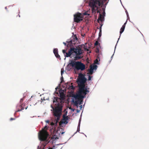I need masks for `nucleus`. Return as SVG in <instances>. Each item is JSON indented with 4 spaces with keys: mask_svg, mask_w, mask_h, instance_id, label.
<instances>
[{
    "mask_svg": "<svg viewBox=\"0 0 149 149\" xmlns=\"http://www.w3.org/2000/svg\"><path fill=\"white\" fill-rule=\"evenodd\" d=\"M82 50L81 48H78L77 47L75 48L74 47H72L64 55L65 58L64 60H65L66 57H70L72 58L71 60L74 61H77L82 58L81 55L83 54Z\"/></svg>",
    "mask_w": 149,
    "mask_h": 149,
    "instance_id": "f257e3e1",
    "label": "nucleus"
},
{
    "mask_svg": "<svg viewBox=\"0 0 149 149\" xmlns=\"http://www.w3.org/2000/svg\"><path fill=\"white\" fill-rule=\"evenodd\" d=\"M74 68V70L77 71L80 70L81 71H83L85 69V65L81 61H76L74 60H71L70 59L68 65L66 66V69L68 71L70 70L71 68L70 67Z\"/></svg>",
    "mask_w": 149,
    "mask_h": 149,
    "instance_id": "f03ea898",
    "label": "nucleus"
},
{
    "mask_svg": "<svg viewBox=\"0 0 149 149\" xmlns=\"http://www.w3.org/2000/svg\"><path fill=\"white\" fill-rule=\"evenodd\" d=\"M88 5L91 8L92 13H95L101 5H104V2L102 0H90Z\"/></svg>",
    "mask_w": 149,
    "mask_h": 149,
    "instance_id": "7ed1b4c3",
    "label": "nucleus"
},
{
    "mask_svg": "<svg viewBox=\"0 0 149 149\" xmlns=\"http://www.w3.org/2000/svg\"><path fill=\"white\" fill-rule=\"evenodd\" d=\"M89 89V88H87L85 85L80 86H79V90L77 93L75 94V95L79 99L83 100L84 98H86V95L87 93L89 92V91L88 90Z\"/></svg>",
    "mask_w": 149,
    "mask_h": 149,
    "instance_id": "20e7f679",
    "label": "nucleus"
},
{
    "mask_svg": "<svg viewBox=\"0 0 149 149\" xmlns=\"http://www.w3.org/2000/svg\"><path fill=\"white\" fill-rule=\"evenodd\" d=\"M59 99V98L57 97H54L53 103H57L56 104L57 106V107H56V109L54 112L56 113H61L63 110V106L62 104H61V103L60 102V101L59 102L58 101Z\"/></svg>",
    "mask_w": 149,
    "mask_h": 149,
    "instance_id": "39448f33",
    "label": "nucleus"
},
{
    "mask_svg": "<svg viewBox=\"0 0 149 149\" xmlns=\"http://www.w3.org/2000/svg\"><path fill=\"white\" fill-rule=\"evenodd\" d=\"M58 93L60 97L58 100L60 101L61 103H62L65 100V95L64 93V90L63 89L59 90Z\"/></svg>",
    "mask_w": 149,
    "mask_h": 149,
    "instance_id": "423d86ee",
    "label": "nucleus"
},
{
    "mask_svg": "<svg viewBox=\"0 0 149 149\" xmlns=\"http://www.w3.org/2000/svg\"><path fill=\"white\" fill-rule=\"evenodd\" d=\"M81 14L79 12H77L75 14H74V22L78 23L83 20L82 18L80 16Z\"/></svg>",
    "mask_w": 149,
    "mask_h": 149,
    "instance_id": "0eeeda50",
    "label": "nucleus"
},
{
    "mask_svg": "<svg viewBox=\"0 0 149 149\" xmlns=\"http://www.w3.org/2000/svg\"><path fill=\"white\" fill-rule=\"evenodd\" d=\"M87 79L85 77H84L83 78H77V83L79 86H83L85 85L84 84L87 82Z\"/></svg>",
    "mask_w": 149,
    "mask_h": 149,
    "instance_id": "6e6552de",
    "label": "nucleus"
},
{
    "mask_svg": "<svg viewBox=\"0 0 149 149\" xmlns=\"http://www.w3.org/2000/svg\"><path fill=\"white\" fill-rule=\"evenodd\" d=\"M72 94L71 96L72 98L71 99L72 100L71 102L74 104V106H76L79 104L78 102L77 101V100H76V99H77V98H78V97H77L75 95V94L72 92Z\"/></svg>",
    "mask_w": 149,
    "mask_h": 149,
    "instance_id": "1a4fd4ad",
    "label": "nucleus"
},
{
    "mask_svg": "<svg viewBox=\"0 0 149 149\" xmlns=\"http://www.w3.org/2000/svg\"><path fill=\"white\" fill-rule=\"evenodd\" d=\"M97 66L96 65H91L90 66V68L88 71V72L92 74L94 70H97Z\"/></svg>",
    "mask_w": 149,
    "mask_h": 149,
    "instance_id": "9d476101",
    "label": "nucleus"
},
{
    "mask_svg": "<svg viewBox=\"0 0 149 149\" xmlns=\"http://www.w3.org/2000/svg\"><path fill=\"white\" fill-rule=\"evenodd\" d=\"M63 119L62 120V124H64L65 125L67 124L68 122V120L69 119L68 116H63Z\"/></svg>",
    "mask_w": 149,
    "mask_h": 149,
    "instance_id": "9b49d317",
    "label": "nucleus"
},
{
    "mask_svg": "<svg viewBox=\"0 0 149 149\" xmlns=\"http://www.w3.org/2000/svg\"><path fill=\"white\" fill-rule=\"evenodd\" d=\"M82 112H83V111H82V112L81 113V114L80 116V118L79 120L77 128V130L76 132H78L79 133H80L79 132V131H80V126L81 122V117H82Z\"/></svg>",
    "mask_w": 149,
    "mask_h": 149,
    "instance_id": "f8f14e48",
    "label": "nucleus"
},
{
    "mask_svg": "<svg viewBox=\"0 0 149 149\" xmlns=\"http://www.w3.org/2000/svg\"><path fill=\"white\" fill-rule=\"evenodd\" d=\"M66 42L68 43V45H69L70 46H72L73 45H75V43L73 42L72 40L71 39V38L70 39H68Z\"/></svg>",
    "mask_w": 149,
    "mask_h": 149,
    "instance_id": "ddd939ff",
    "label": "nucleus"
},
{
    "mask_svg": "<svg viewBox=\"0 0 149 149\" xmlns=\"http://www.w3.org/2000/svg\"><path fill=\"white\" fill-rule=\"evenodd\" d=\"M71 39L72 40L73 42L75 43V42H77L78 40V38L76 36V35L75 34L72 36V38H71Z\"/></svg>",
    "mask_w": 149,
    "mask_h": 149,
    "instance_id": "4468645a",
    "label": "nucleus"
},
{
    "mask_svg": "<svg viewBox=\"0 0 149 149\" xmlns=\"http://www.w3.org/2000/svg\"><path fill=\"white\" fill-rule=\"evenodd\" d=\"M125 28V27H124L123 26H122V27L121 28L120 30V36L119 38L118 39V40L117 41V42L116 43H117V44L118 43L119 41V40L120 38V37L121 35L124 31Z\"/></svg>",
    "mask_w": 149,
    "mask_h": 149,
    "instance_id": "2eb2a0df",
    "label": "nucleus"
},
{
    "mask_svg": "<svg viewBox=\"0 0 149 149\" xmlns=\"http://www.w3.org/2000/svg\"><path fill=\"white\" fill-rule=\"evenodd\" d=\"M66 87L68 88V89L73 90L74 89V87L73 85H70L68 83L66 84Z\"/></svg>",
    "mask_w": 149,
    "mask_h": 149,
    "instance_id": "dca6fc26",
    "label": "nucleus"
},
{
    "mask_svg": "<svg viewBox=\"0 0 149 149\" xmlns=\"http://www.w3.org/2000/svg\"><path fill=\"white\" fill-rule=\"evenodd\" d=\"M83 46V48L85 50H88V47L86 45H84L83 44H81L80 46L79 45L78 46V48H81V47Z\"/></svg>",
    "mask_w": 149,
    "mask_h": 149,
    "instance_id": "f3484780",
    "label": "nucleus"
},
{
    "mask_svg": "<svg viewBox=\"0 0 149 149\" xmlns=\"http://www.w3.org/2000/svg\"><path fill=\"white\" fill-rule=\"evenodd\" d=\"M22 105L23 104L22 103H20V104H18L16 106V108H17L18 106H19L20 107L22 111L24 109V107L22 106Z\"/></svg>",
    "mask_w": 149,
    "mask_h": 149,
    "instance_id": "a211bd4d",
    "label": "nucleus"
},
{
    "mask_svg": "<svg viewBox=\"0 0 149 149\" xmlns=\"http://www.w3.org/2000/svg\"><path fill=\"white\" fill-rule=\"evenodd\" d=\"M100 59L99 57H97L95 60L94 62L95 63L97 64H99V62L100 61Z\"/></svg>",
    "mask_w": 149,
    "mask_h": 149,
    "instance_id": "6ab92c4d",
    "label": "nucleus"
},
{
    "mask_svg": "<svg viewBox=\"0 0 149 149\" xmlns=\"http://www.w3.org/2000/svg\"><path fill=\"white\" fill-rule=\"evenodd\" d=\"M59 86H60V84H59L58 86H57V87H56L55 88V91L53 94H56L58 96H59V93H58V92H57L56 91H57V89H58V87Z\"/></svg>",
    "mask_w": 149,
    "mask_h": 149,
    "instance_id": "aec40b11",
    "label": "nucleus"
},
{
    "mask_svg": "<svg viewBox=\"0 0 149 149\" xmlns=\"http://www.w3.org/2000/svg\"><path fill=\"white\" fill-rule=\"evenodd\" d=\"M54 55H55V57L56 58H58L59 60H61V58L60 57V56L59 55V54H58V51H56V53Z\"/></svg>",
    "mask_w": 149,
    "mask_h": 149,
    "instance_id": "412c9836",
    "label": "nucleus"
},
{
    "mask_svg": "<svg viewBox=\"0 0 149 149\" xmlns=\"http://www.w3.org/2000/svg\"><path fill=\"white\" fill-rule=\"evenodd\" d=\"M86 75L85 74H82L81 73H79V78H83L84 77H85Z\"/></svg>",
    "mask_w": 149,
    "mask_h": 149,
    "instance_id": "4be33fe9",
    "label": "nucleus"
},
{
    "mask_svg": "<svg viewBox=\"0 0 149 149\" xmlns=\"http://www.w3.org/2000/svg\"><path fill=\"white\" fill-rule=\"evenodd\" d=\"M99 16L97 19V22L98 23H100V19L102 17V15L100 13L99 14Z\"/></svg>",
    "mask_w": 149,
    "mask_h": 149,
    "instance_id": "5701e85b",
    "label": "nucleus"
},
{
    "mask_svg": "<svg viewBox=\"0 0 149 149\" xmlns=\"http://www.w3.org/2000/svg\"><path fill=\"white\" fill-rule=\"evenodd\" d=\"M87 75V76H88V81H90L91 80V78H92L93 77L92 76H90L88 73H87L86 74Z\"/></svg>",
    "mask_w": 149,
    "mask_h": 149,
    "instance_id": "b1692460",
    "label": "nucleus"
},
{
    "mask_svg": "<svg viewBox=\"0 0 149 149\" xmlns=\"http://www.w3.org/2000/svg\"><path fill=\"white\" fill-rule=\"evenodd\" d=\"M80 100H77V101L78 102L79 104L80 105H81L83 103V100L82 99H80Z\"/></svg>",
    "mask_w": 149,
    "mask_h": 149,
    "instance_id": "393cba45",
    "label": "nucleus"
},
{
    "mask_svg": "<svg viewBox=\"0 0 149 149\" xmlns=\"http://www.w3.org/2000/svg\"><path fill=\"white\" fill-rule=\"evenodd\" d=\"M97 45H99V47H100V48H101V47L100 45V43H99V42H98V41H96L95 42L94 44V45L95 46H97Z\"/></svg>",
    "mask_w": 149,
    "mask_h": 149,
    "instance_id": "a878e982",
    "label": "nucleus"
},
{
    "mask_svg": "<svg viewBox=\"0 0 149 149\" xmlns=\"http://www.w3.org/2000/svg\"><path fill=\"white\" fill-rule=\"evenodd\" d=\"M57 51H58V49L57 48L54 49L53 50V52L54 55L56 53Z\"/></svg>",
    "mask_w": 149,
    "mask_h": 149,
    "instance_id": "bb28decb",
    "label": "nucleus"
},
{
    "mask_svg": "<svg viewBox=\"0 0 149 149\" xmlns=\"http://www.w3.org/2000/svg\"><path fill=\"white\" fill-rule=\"evenodd\" d=\"M56 113V114H55V113H54V116L55 117H57L59 116V117H60L61 114V113L60 114L57 113Z\"/></svg>",
    "mask_w": 149,
    "mask_h": 149,
    "instance_id": "cd10ccee",
    "label": "nucleus"
},
{
    "mask_svg": "<svg viewBox=\"0 0 149 149\" xmlns=\"http://www.w3.org/2000/svg\"><path fill=\"white\" fill-rule=\"evenodd\" d=\"M50 107L52 108V109H51V111H54H54H55V110L56 109V107L55 108H54V107L53 106H52V104L51 105Z\"/></svg>",
    "mask_w": 149,
    "mask_h": 149,
    "instance_id": "c85d7f7f",
    "label": "nucleus"
},
{
    "mask_svg": "<svg viewBox=\"0 0 149 149\" xmlns=\"http://www.w3.org/2000/svg\"><path fill=\"white\" fill-rule=\"evenodd\" d=\"M17 109V110L16 111H15L14 113V115H15V114H16V113L17 112H19V111H22V110L21 109H19V108H16Z\"/></svg>",
    "mask_w": 149,
    "mask_h": 149,
    "instance_id": "c756f323",
    "label": "nucleus"
},
{
    "mask_svg": "<svg viewBox=\"0 0 149 149\" xmlns=\"http://www.w3.org/2000/svg\"><path fill=\"white\" fill-rule=\"evenodd\" d=\"M53 139H54V140H55L58 139L59 138L57 136L55 135L54 136Z\"/></svg>",
    "mask_w": 149,
    "mask_h": 149,
    "instance_id": "7c9ffc66",
    "label": "nucleus"
},
{
    "mask_svg": "<svg viewBox=\"0 0 149 149\" xmlns=\"http://www.w3.org/2000/svg\"><path fill=\"white\" fill-rule=\"evenodd\" d=\"M117 43H116V44L115 45V47L114 51V52L113 54V55L111 57V60H112V58H113V56L114 53H115V50H116V47L117 46Z\"/></svg>",
    "mask_w": 149,
    "mask_h": 149,
    "instance_id": "2f4dec72",
    "label": "nucleus"
},
{
    "mask_svg": "<svg viewBox=\"0 0 149 149\" xmlns=\"http://www.w3.org/2000/svg\"><path fill=\"white\" fill-rule=\"evenodd\" d=\"M58 121L55 120V123H54V125L55 126H56L57 125L58 123Z\"/></svg>",
    "mask_w": 149,
    "mask_h": 149,
    "instance_id": "473e14b6",
    "label": "nucleus"
},
{
    "mask_svg": "<svg viewBox=\"0 0 149 149\" xmlns=\"http://www.w3.org/2000/svg\"><path fill=\"white\" fill-rule=\"evenodd\" d=\"M104 21V18L103 17H102L100 19V21L101 22H103Z\"/></svg>",
    "mask_w": 149,
    "mask_h": 149,
    "instance_id": "72a5a7b5",
    "label": "nucleus"
},
{
    "mask_svg": "<svg viewBox=\"0 0 149 149\" xmlns=\"http://www.w3.org/2000/svg\"><path fill=\"white\" fill-rule=\"evenodd\" d=\"M105 14H106L105 11H103V13H102V17H103L104 18V17L105 16Z\"/></svg>",
    "mask_w": 149,
    "mask_h": 149,
    "instance_id": "f704fd0d",
    "label": "nucleus"
},
{
    "mask_svg": "<svg viewBox=\"0 0 149 149\" xmlns=\"http://www.w3.org/2000/svg\"><path fill=\"white\" fill-rule=\"evenodd\" d=\"M102 36V32L99 31L98 35V38H99Z\"/></svg>",
    "mask_w": 149,
    "mask_h": 149,
    "instance_id": "c9c22d12",
    "label": "nucleus"
},
{
    "mask_svg": "<svg viewBox=\"0 0 149 149\" xmlns=\"http://www.w3.org/2000/svg\"><path fill=\"white\" fill-rule=\"evenodd\" d=\"M60 79L61 80V83H62V81H64V80H63V76H61V78H60Z\"/></svg>",
    "mask_w": 149,
    "mask_h": 149,
    "instance_id": "e433bc0d",
    "label": "nucleus"
},
{
    "mask_svg": "<svg viewBox=\"0 0 149 149\" xmlns=\"http://www.w3.org/2000/svg\"><path fill=\"white\" fill-rule=\"evenodd\" d=\"M62 52L64 54V55L66 54V53L67 52H66V50L65 49H63L62 50Z\"/></svg>",
    "mask_w": 149,
    "mask_h": 149,
    "instance_id": "4c0bfd02",
    "label": "nucleus"
},
{
    "mask_svg": "<svg viewBox=\"0 0 149 149\" xmlns=\"http://www.w3.org/2000/svg\"><path fill=\"white\" fill-rule=\"evenodd\" d=\"M127 19L126 20V21L125 22V23H124V24L122 26H123L125 28V25L127 23Z\"/></svg>",
    "mask_w": 149,
    "mask_h": 149,
    "instance_id": "58836bf2",
    "label": "nucleus"
},
{
    "mask_svg": "<svg viewBox=\"0 0 149 149\" xmlns=\"http://www.w3.org/2000/svg\"><path fill=\"white\" fill-rule=\"evenodd\" d=\"M96 52L97 53H99V49L98 47H97L96 48Z\"/></svg>",
    "mask_w": 149,
    "mask_h": 149,
    "instance_id": "ea45409f",
    "label": "nucleus"
},
{
    "mask_svg": "<svg viewBox=\"0 0 149 149\" xmlns=\"http://www.w3.org/2000/svg\"><path fill=\"white\" fill-rule=\"evenodd\" d=\"M63 69H61V76H62L63 74L64 73V70H63Z\"/></svg>",
    "mask_w": 149,
    "mask_h": 149,
    "instance_id": "a19ab883",
    "label": "nucleus"
},
{
    "mask_svg": "<svg viewBox=\"0 0 149 149\" xmlns=\"http://www.w3.org/2000/svg\"><path fill=\"white\" fill-rule=\"evenodd\" d=\"M60 117H59V116L57 117L56 118V119L55 120L58 121L60 120Z\"/></svg>",
    "mask_w": 149,
    "mask_h": 149,
    "instance_id": "79ce46f5",
    "label": "nucleus"
},
{
    "mask_svg": "<svg viewBox=\"0 0 149 149\" xmlns=\"http://www.w3.org/2000/svg\"><path fill=\"white\" fill-rule=\"evenodd\" d=\"M23 98H21L20 99V100L18 104H20V103H22V102L23 101Z\"/></svg>",
    "mask_w": 149,
    "mask_h": 149,
    "instance_id": "37998d69",
    "label": "nucleus"
},
{
    "mask_svg": "<svg viewBox=\"0 0 149 149\" xmlns=\"http://www.w3.org/2000/svg\"><path fill=\"white\" fill-rule=\"evenodd\" d=\"M105 6H104V7H102V10H103V12L104 11H105Z\"/></svg>",
    "mask_w": 149,
    "mask_h": 149,
    "instance_id": "c03bdc74",
    "label": "nucleus"
},
{
    "mask_svg": "<svg viewBox=\"0 0 149 149\" xmlns=\"http://www.w3.org/2000/svg\"><path fill=\"white\" fill-rule=\"evenodd\" d=\"M125 12H126V14L127 15V17H129V14H128V13L126 10Z\"/></svg>",
    "mask_w": 149,
    "mask_h": 149,
    "instance_id": "a18cd8bd",
    "label": "nucleus"
},
{
    "mask_svg": "<svg viewBox=\"0 0 149 149\" xmlns=\"http://www.w3.org/2000/svg\"><path fill=\"white\" fill-rule=\"evenodd\" d=\"M84 15H90V14L86 12H85L84 13Z\"/></svg>",
    "mask_w": 149,
    "mask_h": 149,
    "instance_id": "49530a36",
    "label": "nucleus"
},
{
    "mask_svg": "<svg viewBox=\"0 0 149 149\" xmlns=\"http://www.w3.org/2000/svg\"><path fill=\"white\" fill-rule=\"evenodd\" d=\"M63 43L65 45V46H67V47H68V45H67L66 42H63Z\"/></svg>",
    "mask_w": 149,
    "mask_h": 149,
    "instance_id": "de8ad7c7",
    "label": "nucleus"
},
{
    "mask_svg": "<svg viewBox=\"0 0 149 149\" xmlns=\"http://www.w3.org/2000/svg\"><path fill=\"white\" fill-rule=\"evenodd\" d=\"M69 109H70L71 111H72V112H73L75 110V109H73V108H69Z\"/></svg>",
    "mask_w": 149,
    "mask_h": 149,
    "instance_id": "09e8293b",
    "label": "nucleus"
},
{
    "mask_svg": "<svg viewBox=\"0 0 149 149\" xmlns=\"http://www.w3.org/2000/svg\"><path fill=\"white\" fill-rule=\"evenodd\" d=\"M67 111L65 113V114L63 115V116H66V115L67 114Z\"/></svg>",
    "mask_w": 149,
    "mask_h": 149,
    "instance_id": "8fccbe9b",
    "label": "nucleus"
},
{
    "mask_svg": "<svg viewBox=\"0 0 149 149\" xmlns=\"http://www.w3.org/2000/svg\"><path fill=\"white\" fill-rule=\"evenodd\" d=\"M102 26H100L99 27V31L102 32Z\"/></svg>",
    "mask_w": 149,
    "mask_h": 149,
    "instance_id": "3c124183",
    "label": "nucleus"
},
{
    "mask_svg": "<svg viewBox=\"0 0 149 149\" xmlns=\"http://www.w3.org/2000/svg\"><path fill=\"white\" fill-rule=\"evenodd\" d=\"M49 100V97H48L47 98H46V99H45V97H43V100Z\"/></svg>",
    "mask_w": 149,
    "mask_h": 149,
    "instance_id": "603ef678",
    "label": "nucleus"
},
{
    "mask_svg": "<svg viewBox=\"0 0 149 149\" xmlns=\"http://www.w3.org/2000/svg\"><path fill=\"white\" fill-rule=\"evenodd\" d=\"M57 148V147H56L55 145H54L52 147V149H56V148Z\"/></svg>",
    "mask_w": 149,
    "mask_h": 149,
    "instance_id": "864d4df0",
    "label": "nucleus"
},
{
    "mask_svg": "<svg viewBox=\"0 0 149 149\" xmlns=\"http://www.w3.org/2000/svg\"><path fill=\"white\" fill-rule=\"evenodd\" d=\"M82 105H81L79 106V108H80V110H81L82 109Z\"/></svg>",
    "mask_w": 149,
    "mask_h": 149,
    "instance_id": "5fc2aeb1",
    "label": "nucleus"
},
{
    "mask_svg": "<svg viewBox=\"0 0 149 149\" xmlns=\"http://www.w3.org/2000/svg\"><path fill=\"white\" fill-rule=\"evenodd\" d=\"M15 120V118H11L10 119V121H12V120Z\"/></svg>",
    "mask_w": 149,
    "mask_h": 149,
    "instance_id": "6e6d98bb",
    "label": "nucleus"
},
{
    "mask_svg": "<svg viewBox=\"0 0 149 149\" xmlns=\"http://www.w3.org/2000/svg\"><path fill=\"white\" fill-rule=\"evenodd\" d=\"M80 111V110L77 109L76 110L77 113H78Z\"/></svg>",
    "mask_w": 149,
    "mask_h": 149,
    "instance_id": "4d7b16f0",
    "label": "nucleus"
},
{
    "mask_svg": "<svg viewBox=\"0 0 149 149\" xmlns=\"http://www.w3.org/2000/svg\"><path fill=\"white\" fill-rule=\"evenodd\" d=\"M45 122H46L47 123H49V120H46L45 121Z\"/></svg>",
    "mask_w": 149,
    "mask_h": 149,
    "instance_id": "13d9d810",
    "label": "nucleus"
},
{
    "mask_svg": "<svg viewBox=\"0 0 149 149\" xmlns=\"http://www.w3.org/2000/svg\"><path fill=\"white\" fill-rule=\"evenodd\" d=\"M39 139L40 141H43V139H42L40 137H39Z\"/></svg>",
    "mask_w": 149,
    "mask_h": 149,
    "instance_id": "bf43d9fd",
    "label": "nucleus"
},
{
    "mask_svg": "<svg viewBox=\"0 0 149 149\" xmlns=\"http://www.w3.org/2000/svg\"><path fill=\"white\" fill-rule=\"evenodd\" d=\"M107 3H105V4H104V7L105 6V8H106V6H107Z\"/></svg>",
    "mask_w": 149,
    "mask_h": 149,
    "instance_id": "052dcab7",
    "label": "nucleus"
},
{
    "mask_svg": "<svg viewBox=\"0 0 149 149\" xmlns=\"http://www.w3.org/2000/svg\"><path fill=\"white\" fill-rule=\"evenodd\" d=\"M63 144H61V143H59V144H56V146H58V145H62Z\"/></svg>",
    "mask_w": 149,
    "mask_h": 149,
    "instance_id": "680f3d73",
    "label": "nucleus"
},
{
    "mask_svg": "<svg viewBox=\"0 0 149 149\" xmlns=\"http://www.w3.org/2000/svg\"><path fill=\"white\" fill-rule=\"evenodd\" d=\"M98 10V9L96 11H97V13H99L100 12V10Z\"/></svg>",
    "mask_w": 149,
    "mask_h": 149,
    "instance_id": "e2e57ef3",
    "label": "nucleus"
},
{
    "mask_svg": "<svg viewBox=\"0 0 149 149\" xmlns=\"http://www.w3.org/2000/svg\"><path fill=\"white\" fill-rule=\"evenodd\" d=\"M100 26H103V24L101 23H100Z\"/></svg>",
    "mask_w": 149,
    "mask_h": 149,
    "instance_id": "0e129e2a",
    "label": "nucleus"
},
{
    "mask_svg": "<svg viewBox=\"0 0 149 149\" xmlns=\"http://www.w3.org/2000/svg\"><path fill=\"white\" fill-rule=\"evenodd\" d=\"M41 103L42 102V101L43 100H43V99H42V98H41Z\"/></svg>",
    "mask_w": 149,
    "mask_h": 149,
    "instance_id": "69168bd1",
    "label": "nucleus"
},
{
    "mask_svg": "<svg viewBox=\"0 0 149 149\" xmlns=\"http://www.w3.org/2000/svg\"><path fill=\"white\" fill-rule=\"evenodd\" d=\"M65 133V132H62L61 133L62 134H64Z\"/></svg>",
    "mask_w": 149,
    "mask_h": 149,
    "instance_id": "338daca9",
    "label": "nucleus"
},
{
    "mask_svg": "<svg viewBox=\"0 0 149 149\" xmlns=\"http://www.w3.org/2000/svg\"><path fill=\"white\" fill-rule=\"evenodd\" d=\"M38 148V149H39L40 148V147H39V146H38V148Z\"/></svg>",
    "mask_w": 149,
    "mask_h": 149,
    "instance_id": "774afa93",
    "label": "nucleus"
}]
</instances>
